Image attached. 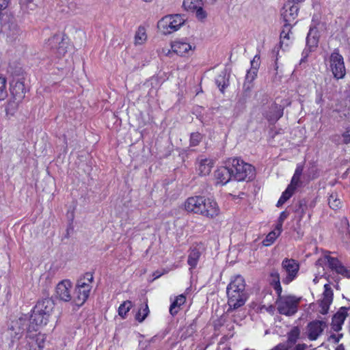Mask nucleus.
<instances>
[{"label": "nucleus", "instance_id": "f257e3e1", "mask_svg": "<svg viewBox=\"0 0 350 350\" xmlns=\"http://www.w3.org/2000/svg\"><path fill=\"white\" fill-rule=\"evenodd\" d=\"M55 308V303L51 298L39 300L33 307L29 319V329L38 330L47 325Z\"/></svg>", "mask_w": 350, "mask_h": 350}, {"label": "nucleus", "instance_id": "f03ea898", "mask_svg": "<svg viewBox=\"0 0 350 350\" xmlns=\"http://www.w3.org/2000/svg\"><path fill=\"white\" fill-rule=\"evenodd\" d=\"M10 98L6 107V113L13 116L25 98V89L23 81L13 80L10 85Z\"/></svg>", "mask_w": 350, "mask_h": 350}, {"label": "nucleus", "instance_id": "7ed1b4c3", "mask_svg": "<svg viewBox=\"0 0 350 350\" xmlns=\"http://www.w3.org/2000/svg\"><path fill=\"white\" fill-rule=\"evenodd\" d=\"M93 278L92 273H87L77 281L72 300L75 305L81 306L85 302L92 289Z\"/></svg>", "mask_w": 350, "mask_h": 350}, {"label": "nucleus", "instance_id": "20e7f679", "mask_svg": "<svg viewBox=\"0 0 350 350\" xmlns=\"http://www.w3.org/2000/svg\"><path fill=\"white\" fill-rule=\"evenodd\" d=\"M228 163H230V170L232 172V178L237 181H243L246 179H250L254 176V167L245 163L243 160L234 158L230 159Z\"/></svg>", "mask_w": 350, "mask_h": 350}, {"label": "nucleus", "instance_id": "39448f33", "mask_svg": "<svg viewBox=\"0 0 350 350\" xmlns=\"http://www.w3.org/2000/svg\"><path fill=\"white\" fill-rule=\"evenodd\" d=\"M185 23V18L183 15H167L158 21L157 28L163 34L169 35L178 31Z\"/></svg>", "mask_w": 350, "mask_h": 350}, {"label": "nucleus", "instance_id": "423d86ee", "mask_svg": "<svg viewBox=\"0 0 350 350\" xmlns=\"http://www.w3.org/2000/svg\"><path fill=\"white\" fill-rule=\"evenodd\" d=\"M278 295L276 306L279 313L286 316L295 314L297 311L300 298L291 295H282L280 294Z\"/></svg>", "mask_w": 350, "mask_h": 350}, {"label": "nucleus", "instance_id": "0eeeda50", "mask_svg": "<svg viewBox=\"0 0 350 350\" xmlns=\"http://www.w3.org/2000/svg\"><path fill=\"white\" fill-rule=\"evenodd\" d=\"M170 46L174 53L183 57L191 56L196 49L195 43L187 38H177L171 42Z\"/></svg>", "mask_w": 350, "mask_h": 350}, {"label": "nucleus", "instance_id": "6e6552de", "mask_svg": "<svg viewBox=\"0 0 350 350\" xmlns=\"http://www.w3.org/2000/svg\"><path fill=\"white\" fill-rule=\"evenodd\" d=\"M44 47L51 50L57 57H62L67 52L68 42L63 35L55 34L45 41Z\"/></svg>", "mask_w": 350, "mask_h": 350}, {"label": "nucleus", "instance_id": "1a4fd4ad", "mask_svg": "<svg viewBox=\"0 0 350 350\" xmlns=\"http://www.w3.org/2000/svg\"><path fill=\"white\" fill-rule=\"evenodd\" d=\"M28 321L27 317L24 316L11 322L8 329V334L12 338V342L20 339L25 329H27L29 332L32 331V329H29Z\"/></svg>", "mask_w": 350, "mask_h": 350}, {"label": "nucleus", "instance_id": "9d476101", "mask_svg": "<svg viewBox=\"0 0 350 350\" xmlns=\"http://www.w3.org/2000/svg\"><path fill=\"white\" fill-rule=\"evenodd\" d=\"M329 62L334 77L336 79L344 78L346 75V69L342 56L334 51L331 54Z\"/></svg>", "mask_w": 350, "mask_h": 350}, {"label": "nucleus", "instance_id": "9b49d317", "mask_svg": "<svg viewBox=\"0 0 350 350\" xmlns=\"http://www.w3.org/2000/svg\"><path fill=\"white\" fill-rule=\"evenodd\" d=\"M1 31L12 40L16 39L22 32L16 20L8 16L1 18Z\"/></svg>", "mask_w": 350, "mask_h": 350}, {"label": "nucleus", "instance_id": "f8f14e48", "mask_svg": "<svg viewBox=\"0 0 350 350\" xmlns=\"http://www.w3.org/2000/svg\"><path fill=\"white\" fill-rule=\"evenodd\" d=\"M282 267L286 273V276L282 279V282L288 284L297 277L299 265L292 258H285L282 262Z\"/></svg>", "mask_w": 350, "mask_h": 350}, {"label": "nucleus", "instance_id": "ddd939ff", "mask_svg": "<svg viewBox=\"0 0 350 350\" xmlns=\"http://www.w3.org/2000/svg\"><path fill=\"white\" fill-rule=\"evenodd\" d=\"M333 291L332 290L329 284H325L324 285V291L321 295V299L317 301V311L321 314H326L329 309L330 305L333 301Z\"/></svg>", "mask_w": 350, "mask_h": 350}, {"label": "nucleus", "instance_id": "4468645a", "mask_svg": "<svg viewBox=\"0 0 350 350\" xmlns=\"http://www.w3.org/2000/svg\"><path fill=\"white\" fill-rule=\"evenodd\" d=\"M202 0H183V7L188 12H195L196 18L200 21L204 20L206 12L203 10Z\"/></svg>", "mask_w": 350, "mask_h": 350}, {"label": "nucleus", "instance_id": "2eb2a0df", "mask_svg": "<svg viewBox=\"0 0 350 350\" xmlns=\"http://www.w3.org/2000/svg\"><path fill=\"white\" fill-rule=\"evenodd\" d=\"M219 213L220 208L217 202L213 198L204 196L200 215L206 217L214 218Z\"/></svg>", "mask_w": 350, "mask_h": 350}, {"label": "nucleus", "instance_id": "dca6fc26", "mask_svg": "<svg viewBox=\"0 0 350 350\" xmlns=\"http://www.w3.org/2000/svg\"><path fill=\"white\" fill-rule=\"evenodd\" d=\"M327 321L325 320H315L307 325V336L310 340H317L327 327Z\"/></svg>", "mask_w": 350, "mask_h": 350}, {"label": "nucleus", "instance_id": "f3484780", "mask_svg": "<svg viewBox=\"0 0 350 350\" xmlns=\"http://www.w3.org/2000/svg\"><path fill=\"white\" fill-rule=\"evenodd\" d=\"M72 284L68 280H63L58 283L56 286V297L64 301H70L73 300V296L71 293Z\"/></svg>", "mask_w": 350, "mask_h": 350}, {"label": "nucleus", "instance_id": "a211bd4d", "mask_svg": "<svg viewBox=\"0 0 350 350\" xmlns=\"http://www.w3.org/2000/svg\"><path fill=\"white\" fill-rule=\"evenodd\" d=\"M204 196H195L188 198L183 204L184 209L189 213L200 215Z\"/></svg>", "mask_w": 350, "mask_h": 350}, {"label": "nucleus", "instance_id": "6ab92c4d", "mask_svg": "<svg viewBox=\"0 0 350 350\" xmlns=\"http://www.w3.org/2000/svg\"><path fill=\"white\" fill-rule=\"evenodd\" d=\"M46 339V336L41 333L29 334L27 337V349L42 350L45 345Z\"/></svg>", "mask_w": 350, "mask_h": 350}, {"label": "nucleus", "instance_id": "aec40b11", "mask_svg": "<svg viewBox=\"0 0 350 350\" xmlns=\"http://www.w3.org/2000/svg\"><path fill=\"white\" fill-rule=\"evenodd\" d=\"M350 314L349 307H341L338 312L333 316L331 326L335 332H339L342 329V326L346 318Z\"/></svg>", "mask_w": 350, "mask_h": 350}, {"label": "nucleus", "instance_id": "412c9836", "mask_svg": "<svg viewBox=\"0 0 350 350\" xmlns=\"http://www.w3.org/2000/svg\"><path fill=\"white\" fill-rule=\"evenodd\" d=\"M228 304L230 308L237 309L243 306L247 300L246 293L227 292Z\"/></svg>", "mask_w": 350, "mask_h": 350}, {"label": "nucleus", "instance_id": "4be33fe9", "mask_svg": "<svg viewBox=\"0 0 350 350\" xmlns=\"http://www.w3.org/2000/svg\"><path fill=\"white\" fill-rule=\"evenodd\" d=\"M215 178L217 184H226L232 178V172L229 167H220L215 172Z\"/></svg>", "mask_w": 350, "mask_h": 350}, {"label": "nucleus", "instance_id": "5701e85b", "mask_svg": "<svg viewBox=\"0 0 350 350\" xmlns=\"http://www.w3.org/2000/svg\"><path fill=\"white\" fill-rule=\"evenodd\" d=\"M245 289V280L239 275L234 277L227 286V292L232 291L238 293H246Z\"/></svg>", "mask_w": 350, "mask_h": 350}, {"label": "nucleus", "instance_id": "b1692460", "mask_svg": "<svg viewBox=\"0 0 350 350\" xmlns=\"http://www.w3.org/2000/svg\"><path fill=\"white\" fill-rule=\"evenodd\" d=\"M196 165L198 174L200 176H206L211 173L213 167V162L210 159L201 158L198 160Z\"/></svg>", "mask_w": 350, "mask_h": 350}, {"label": "nucleus", "instance_id": "393cba45", "mask_svg": "<svg viewBox=\"0 0 350 350\" xmlns=\"http://www.w3.org/2000/svg\"><path fill=\"white\" fill-rule=\"evenodd\" d=\"M298 12L299 8L297 5H286L284 8L282 15L286 22L291 23L297 18Z\"/></svg>", "mask_w": 350, "mask_h": 350}, {"label": "nucleus", "instance_id": "a878e982", "mask_svg": "<svg viewBox=\"0 0 350 350\" xmlns=\"http://www.w3.org/2000/svg\"><path fill=\"white\" fill-rule=\"evenodd\" d=\"M260 66V57L258 55H255L253 59L251 61V68L247 71L245 79L247 81L252 82L253 81L258 73V70Z\"/></svg>", "mask_w": 350, "mask_h": 350}, {"label": "nucleus", "instance_id": "bb28decb", "mask_svg": "<svg viewBox=\"0 0 350 350\" xmlns=\"http://www.w3.org/2000/svg\"><path fill=\"white\" fill-rule=\"evenodd\" d=\"M200 256L201 252L200 248L194 247L190 249L187 259V263L189 265L190 269H194L196 267Z\"/></svg>", "mask_w": 350, "mask_h": 350}, {"label": "nucleus", "instance_id": "cd10ccee", "mask_svg": "<svg viewBox=\"0 0 350 350\" xmlns=\"http://www.w3.org/2000/svg\"><path fill=\"white\" fill-rule=\"evenodd\" d=\"M328 264L332 269L335 270L338 273L349 276V271L336 258L330 257L328 258Z\"/></svg>", "mask_w": 350, "mask_h": 350}, {"label": "nucleus", "instance_id": "c85d7f7f", "mask_svg": "<svg viewBox=\"0 0 350 350\" xmlns=\"http://www.w3.org/2000/svg\"><path fill=\"white\" fill-rule=\"evenodd\" d=\"M304 170V165L302 164H297L295 173L291 178V183L288 186L296 189L297 187L301 185V176Z\"/></svg>", "mask_w": 350, "mask_h": 350}, {"label": "nucleus", "instance_id": "c756f323", "mask_svg": "<svg viewBox=\"0 0 350 350\" xmlns=\"http://www.w3.org/2000/svg\"><path fill=\"white\" fill-rule=\"evenodd\" d=\"M293 33L291 31L290 25H285L280 33L281 46H288L291 44Z\"/></svg>", "mask_w": 350, "mask_h": 350}, {"label": "nucleus", "instance_id": "7c9ffc66", "mask_svg": "<svg viewBox=\"0 0 350 350\" xmlns=\"http://www.w3.org/2000/svg\"><path fill=\"white\" fill-rule=\"evenodd\" d=\"M186 301V297L183 295H180L176 297L170 307V312L172 315L176 314Z\"/></svg>", "mask_w": 350, "mask_h": 350}, {"label": "nucleus", "instance_id": "2f4dec72", "mask_svg": "<svg viewBox=\"0 0 350 350\" xmlns=\"http://www.w3.org/2000/svg\"><path fill=\"white\" fill-rule=\"evenodd\" d=\"M147 39L148 36L145 27H139L135 34L134 44L135 45H142L146 43Z\"/></svg>", "mask_w": 350, "mask_h": 350}, {"label": "nucleus", "instance_id": "473e14b6", "mask_svg": "<svg viewBox=\"0 0 350 350\" xmlns=\"http://www.w3.org/2000/svg\"><path fill=\"white\" fill-rule=\"evenodd\" d=\"M282 230L277 229L276 227L275 229L270 232L266 237V238L263 240L262 243L265 246H269L276 240V239L281 234Z\"/></svg>", "mask_w": 350, "mask_h": 350}, {"label": "nucleus", "instance_id": "72a5a7b5", "mask_svg": "<svg viewBox=\"0 0 350 350\" xmlns=\"http://www.w3.org/2000/svg\"><path fill=\"white\" fill-rule=\"evenodd\" d=\"M300 334V329L297 326L292 327V329L287 333L288 343L295 344L299 338Z\"/></svg>", "mask_w": 350, "mask_h": 350}, {"label": "nucleus", "instance_id": "f704fd0d", "mask_svg": "<svg viewBox=\"0 0 350 350\" xmlns=\"http://www.w3.org/2000/svg\"><path fill=\"white\" fill-rule=\"evenodd\" d=\"M295 189L288 186L286 190L282 193L281 197L278 200L276 206L280 207L282 206L294 193Z\"/></svg>", "mask_w": 350, "mask_h": 350}, {"label": "nucleus", "instance_id": "c9c22d12", "mask_svg": "<svg viewBox=\"0 0 350 350\" xmlns=\"http://www.w3.org/2000/svg\"><path fill=\"white\" fill-rule=\"evenodd\" d=\"M271 284H272V285H273L274 288L276 291V293L278 295L281 294L282 293V287H281L280 282L279 273L276 271H274L271 272Z\"/></svg>", "mask_w": 350, "mask_h": 350}, {"label": "nucleus", "instance_id": "e433bc0d", "mask_svg": "<svg viewBox=\"0 0 350 350\" xmlns=\"http://www.w3.org/2000/svg\"><path fill=\"white\" fill-rule=\"evenodd\" d=\"M328 204L330 208L334 210H336L340 207L341 202L336 193H332L330 194L328 198Z\"/></svg>", "mask_w": 350, "mask_h": 350}, {"label": "nucleus", "instance_id": "4c0bfd02", "mask_svg": "<svg viewBox=\"0 0 350 350\" xmlns=\"http://www.w3.org/2000/svg\"><path fill=\"white\" fill-rule=\"evenodd\" d=\"M7 80L3 76H0V100H4L8 97Z\"/></svg>", "mask_w": 350, "mask_h": 350}, {"label": "nucleus", "instance_id": "58836bf2", "mask_svg": "<svg viewBox=\"0 0 350 350\" xmlns=\"http://www.w3.org/2000/svg\"><path fill=\"white\" fill-rule=\"evenodd\" d=\"M133 306L132 302L130 301H124L118 308V314L122 318H124L126 313Z\"/></svg>", "mask_w": 350, "mask_h": 350}, {"label": "nucleus", "instance_id": "ea45409f", "mask_svg": "<svg viewBox=\"0 0 350 350\" xmlns=\"http://www.w3.org/2000/svg\"><path fill=\"white\" fill-rule=\"evenodd\" d=\"M149 313V309L147 304L140 308L136 314L135 319L139 322H142Z\"/></svg>", "mask_w": 350, "mask_h": 350}, {"label": "nucleus", "instance_id": "a19ab883", "mask_svg": "<svg viewBox=\"0 0 350 350\" xmlns=\"http://www.w3.org/2000/svg\"><path fill=\"white\" fill-rule=\"evenodd\" d=\"M202 139V136L199 133H194L191 135L190 142L192 146H197Z\"/></svg>", "mask_w": 350, "mask_h": 350}, {"label": "nucleus", "instance_id": "79ce46f5", "mask_svg": "<svg viewBox=\"0 0 350 350\" xmlns=\"http://www.w3.org/2000/svg\"><path fill=\"white\" fill-rule=\"evenodd\" d=\"M287 215H288L287 213L286 212H284V211L280 213V215L279 219H278V224H277V225L275 226L277 229H279V230H282L283 222L286 219Z\"/></svg>", "mask_w": 350, "mask_h": 350}, {"label": "nucleus", "instance_id": "37998d69", "mask_svg": "<svg viewBox=\"0 0 350 350\" xmlns=\"http://www.w3.org/2000/svg\"><path fill=\"white\" fill-rule=\"evenodd\" d=\"M342 141L343 143L346 144L350 143V128L347 129L342 134Z\"/></svg>", "mask_w": 350, "mask_h": 350}, {"label": "nucleus", "instance_id": "c03bdc74", "mask_svg": "<svg viewBox=\"0 0 350 350\" xmlns=\"http://www.w3.org/2000/svg\"><path fill=\"white\" fill-rule=\"evenodd\" d=\"M275 109H277V114L274 117H269L270 120L275 121L282 117L283 114L282 110L280 107L278 108V107H275Z\"/></svg>", "mask_w": 350, "mask_h": 350}, {"label": "nucleus", "instance_id": "a18cd8bd", "mask_svg": "<svg viewBox=\"0 0 350 350\" xmlns=\"http://www.w3.org/2000/svg\"><path fill=\"white\" fill-rule=\"evenodd\" d=\"M307 348V345L304 343H299L296 345L292 350H306Z\"/></svg>", "mask_w": 350, "mask_h": 350}, {"label": "nucleus", "instance_id": "49530a36", "mask_svg": "<svg viewBox=\"0 0 350 350\" xmlns=\"http://www.w3.org/2000/svg\"><path fill=\"white\" fill-rule=\"evenodd\" d=\"M10 3V0H0V10L5 9Z\"/></svg>", "mask_w": 350, "mask_h": 350}, {"label": "nucleus", "instance_id": "de8ad7c7", "mask_svg": "<svg viewBox=\"0 0 350 350\" xmlns=\"http://www.w3.org/2000/svg\"><path fill=\"white\" fill-rule=\"evenodd\" d=\"M165 273V271H162V272H160L159 271H157L153 273V276H154V278L153 280H155V279H157L159 278V277H161L162 275H163L164 273Z\"/></svg>", "mask_w": 350, "mask_h": 350}, {"label": "nucleus", "instance_id": "09e8293b", "mask_svg": "<svg viewBox=\"0 0 350 350\" xmlns=\"http://www.w3.org/2000/svg\"><path fill=\"white\" fill-rule=\"evenodd\" d=\"M340 336L336 335H332L329 337V340H332L334 342H338L340 340Z\"/></svg>", "mask_w": 350, "mask_h": 350}, {"label": "nucleus", "instance_id": "8fccbe9b", "mask_svg": "<svg viewBox=\"0 0 350 350\" xmlns=\"http://www.w3.org/2000/svg\"><path fill=\"white\" fill-rule=\"evenodd\" d=\"M33 0H21V3L23 5H25L26 7H29V5L32 3Z\"/></svg>", "mask_w": 350, "mask_h": 350}, {"label": "nucleus", "instance_id": "3c124183", "mask_svg": "<svg viewBox=\"0 0 350 350\" xmlns=\"http://www.w3.org/2000/svg\"><path fill=\"white\" fill-rule=\"evenodd\" d=\"M216 83H217L218 87L220 88V90L221 92H223L224 87H225V84L224 83L221 84V83L219 81L218 79L216 80Z\"/></svg>", "mask_w": 350, "mask_h": 350}, {"label": "nucleus", "instance_id": "603ef678", "mask_svg": "<svg viewBox=\"0 0 350 350\" xmlns=\"http://www.w3.org/2000/svg\"><path fill=\"white\" fill-rule=\"evenodd\" d=\"M317 103L320 104L323 102V95L320 94L316 100Z\"/></svg>", "mask_w": 350, "mask_h": 350}, {"label": "nucleus", "instance_id": "864d4df0", "mask_svg": "<svg viewBox=\"0 0 350 350\" xmlns=\"http://www.w3.org/2000/svg\"><path fill=\"white\" fill-rule=\"evenodd\" d=\"M345 239L346 243L349 242V241L350 239V234H349V231H347V232L345 234Z\"/></svg>", "mask_w": 350, "mask_h": 350}, {"label": "nucleus", "instance_id": "5fc2aeb1", "mask_svg": "<svg viewBox=\"0 0 350 350\" xmlns=\"http://www.w3.org/2000/svg\"><path fill=\"white\" fill-rule=\"evenodd\" d=\"M335 350H345V348L342 345H340L337 347Z\"/></svg>", "mask_w": 350, "mask_h": 350}, {"label": "nucleus", "instance_id": "6e6d98bb", "mask_svg": "<svg viewBox=\"0 0 350 350\" xmlns=\"http://www.w3.org/2000/svg\"><path fill=\"white\" fill-rule=\"evenodd\" d=\"M144 2L149 3L151 2L152 0H142Z\"/></svg>", "mask_w": 350, "mask_h": 350}, {"label": "nucleus", "instance_id": "4d7b16f0", "mask_svg": "<svg viewBox=\"0 0 350 350\" xmlns=\"http://www.w3.org/2000/svg\"><path fill=\"white\" fill-rule=\"evenodd\" d=\"M310 38L309 37L307 38V42L308 43L310 42Z\"/></svg>", "mask_w": 350, "mask_h": 350}]
</instances>
